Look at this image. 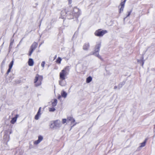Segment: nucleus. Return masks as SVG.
Masks as SVG:
<instances>
[{"label": "nucleus", "mask_w": 155, "mask_h": 155, "mask_svg": "<svg viewBox=\"0 0 155 155\" xmlns=\"http://www.w3.org/2000/svg\"><path fill=\"white\" fill-rule=\"evenodd\" d=\"M81 14V10L78 8L75 7L72 10L68 11L66 9H64L61 12V18L63 19L67 18L70 19L74 17L77 18Z\"/></svg>", "instance_id": "obj_1"}, {"label": "nucleus", "mask_w": 155, "mask_h": 155, "mask_svg": "<svg viewBox=\"0 0 155 155\" xmlns=\"http://www.w3.org/2000/svg\"><path fill=\"white\" fill-rule=\"evenodd\" d=\"M70 68L69 66H67L65 67L60 73L59 77L60 79L65 80L66 76L69 74Z\"/></svg>", "instance_id": "obj_2"}, {"label": "nucleus", "mask_w": 155, "mask_h": 155, "mask_svg": "<svg viewBox=\"0 0 155 155\" xmlns=\"http://www.w3.org/2000/svg\"><path fill=\"white\" fill-rule=\"evenodd\" d=\"M43 79L42 76L39 75L38 74H36L34 80L35 86L36 87H38L41 85Z\"/></svg>", "instance_id": "obj_3"}, {"label": "nucleus", "mask_w": 155, "mask_h": 155, "mask_svg": "<svg viewBox=\"0 0 155 155\" xmlns=\"http://www.w3.org/2000/svg\"><path fill=\"white\" fill-rule=\"evenodd\" d=\"M101 42H99L97 44L95 47V49L94 51V52L93 53V54L95 56H96L101 60H102L101 56L99 54V52L100 51V48L101 47Z\"/></svg>", "instance_id": "obj_4"}, {"label": "nucleus", "mask_w": 155, "mask_h": 155, "mask_svg": "<svg viewBox=\"0 0 155 155\" xmlns=\"http://www.w3.org/2000/svg\"><path fill=\"white\" fill-rule=\"evenodd\" d=\"M107 33V31L106 30H102L101 29H99L96 30L95 31L94 35L95 36H97L102 37Z\"/></svg>", "instance_id": "obj_5"}, {"label": "nucleus", "mask_w": 155, "mask_h": 155, "mask_svg": "<svg viewBox=\"0 0 155 155\" xmlns=\"http://www.w3.org/2000/svg\"><path fill=\"white\" fill-rule=\"evenodd\" d=\"M38 44L36 42H34L31 46L29 51V55L31 56L34 50L37 47Z\"/></svg>", "instance_id": "obj_6"}, {"label": "nucleus", "mask_w": 155, "mask_h": 155, "mask_svg": "<svg viewBox=\"0 0 155 155\" xmlns=\"http://www.w3.org/2000/svg\"><path fill=\"white\" fill-rule=\"evenodd\" d=\"M8 133H9V134H11L12 133V132L11 131H8V132H5V134L4 136V139L5 140V141H6V143L5 144L6 146H7L8 147L7 145V142H8L10 139V136L8 134Z\"/></svg>", "instance_id": "obj_7"}, {"label": "nucleus", "mask_w": 155, "mask_h": 155, "mask_svg": "<svg viewBox=\"0 0 155 155\" xmlns=\"http://www.w3.org/2000/svg\"><path fill=\"white\" fill-rule=\"evenodd\" d=\"M23 153V151L19 148H17L14 150V155H22Z\"/></svg>", "instance_id": "obj_8"}, {"label": "nucleus", "mask_w": 155, "mask_h": 155, "mask_svg": "<svg viewBox=\"0 0 155 155\" xmlns=\"http://www.w3.org/2000/svg\"><path fill=\"white\" fill-rule=\"evenodd\" d=\"M126 1V0H121L120 4L121 7L120 9L119 13H120L121 12H122L123 11L124 7Z\"/></svg>", "instance_id": "obj_9"}, {"label": "nucleus", "mask_w": 155, "mask_h": 155, "mask_svg": "<svg viewBox=\"0 0 155 155\" xmlns=\"http://www.w3.org/2000/svg\"><path fill=\"white\" fill-rule=\"evenodd\" d=\"M43 139V137L41 135H39L38 137V140L35 141L34 142V144L35 145H37L41 142Z\"/></svg>", "instance_id": "obj_10"}, {"label": "nucleus", "mask_w": 155, "mask_h": 155, "mask_svg": "<svg viewBox=\"0 0 155 155\" xmlns=\"http://www.w3.org/2000/svg\"><path fill=\"white\" fill-rule=\"evenodd\" d=\"M55 126L56 129L59 128L61 126V121L59 120H57L54 121Z\"/></svg>", "instance_id": "obj_11"}, {"label": "nucleus", "mask_w": 155, "mask_h": 155, "mask_svg": "<svg viewBox=\"0 0 155 155\" xmlns=\"http://www.w3.org/2000/svg\"><path fill=\"white\" fill-rule=\"evenodd\" d=\"M90 46V44L89 43H85L83 46V49L84 50L87 51L89 49Z\"/></svg>", "instance_id": "obj_12"}, {"label": "nucleus", "mask_w": 155, "mask_h": 155, "mask_svg": "<svg viewBox=\"0 0 155 155\" xmlns=\"http://www.w3.org/2000/svg\"><path fill=\"white\" fill-rule=\"evenodd\" d=\"M59 84L61 86H64L66 85V83L64 80L60 79L59 81Z\"/></svg>", "instance_id": "obj_13"}, {"label": "nucleus", "mask_w": 155, "mask_h": 155, "mask_svg": "<svg viewBox=\"0 0 155 155\" xmlns=\"http://www.w3.org/2000/svg\"><path fill=\"white\" fill-rule=\"evenodd\" d=\"M50 128L51 129H56V127L55 126V123L54 121H51L49 124Z\"/></svg>", "instance_id": "obj_14"}, {"label": "nucleus", "mask_w": 155, "mask_h": 155, "mask_svg": "<svg viewBox=\"0 0 155 155\" xmlns=\"http://www.w3.org/2000/svg\"><path fill=\"white\" fill-rule=\"evenodd\" d=\"M18 117V114H16L15 116V117L13 118L12 120L11 121V123L12 124H14L16 121L17 118Z\"/></svg>", "instance_id": "obj_15"}, {"label": "nucleus", "mask_w": 155, "mask_h": 155, "mask_svg": "<svg viewBox=\"0 0 155 155\" xmlns=\"http://www.w3.org/2000/svg\"><path fill=\"white\" fill-rule=\"evenodd\" d=\"M69 121H71V123L72 124L75 122V120L73 117H68L67 119V122H68Z\"/></svg>", "instance_id": "obj_16"}, {"label": "nucleus", "mask_w": 155, "mask_h": 155, "mask_svg": "<svg viewBox=\"0 0 155 155\" xmlns=\"http://www.w3.org/2000/svg\"><path fill=\"white\" fill-rule=\"evenodd\" d=\"M28 64L30 66H32L34 65V61L32 58L29 59Z\"/></svg>", "instance_id": "obj_17"}, {"label": "nucleus", "mask_w": 155, "mask_h": 155, "mask_svg": "<svg viewBox=\"0 0 155 155\" xmlns=\"http://www.w3.org/2000/svg\"><path fill=\"white\" fill-rule=\"evenodd\" d=\"M57 100L55 99L54 100V101L52 103V105L53 107H55L57 105Z\"/></svg>", "instance_id": "obj_18"}, {"label": "nucleus", "mask_w": 155, "mask_h": 155, "mask_svg": "<svg viewBox=\"0 0 155 155\" xmlns=\"http://www.w3.org/2000/svg\"><path fill=\"white\" fill-rule=\"evenodd\" d=\"M67 93L64 91H63L61 93V96L64 98H66L67 97Z\"/></svg>", "instance_id": "obj_19"}, {"label": "nucleus", "mask_w": 155, "mask_h": 155, "mask_svg": "<svg viewBox=\"0 0 155 155\" xmlns=\"http://www.w3.org/2000/svg\"><path fill=\"white\" fill-rule=\"evenodd\" d=\"M92 78L91 76H89L86 79V82L87 83H89L92 80Z\"/></svg>", "instance_id": "obj_20"}, {"label": "nucleus", "mask_w": 155, "mask_h": 155, "mask_svg": "<svg viewBox=\"0 0 155 155\" xmlns=\"http://www.w3.org/2000/svg\"><path fill=\"white\" fill-rule=\"evenodd\" d=\"M125 84V82L123 81L120 83L118 86V88L120 89Z\"/></svg>", "instance_id": "obj_21"}, {"label": "nucleus", "mask_w": 155, "mask_h": 155, "mask_svg": "<svg viewBox=\"0 0 155 155\" xmlns=\"http://www.w3.org/2000/svg\"><path fill=\"white\" fill-rule=\"evenodd\" d=\"M61 58L59 57L56 60V62L57 63L60 64L61 63Z\"/></svg>", "instance_id": "obj_22"}, {"label": "nucleus", "mask_w": 155, "mask_h": 155, "mask_svg": "<svg viewBox=\"0 0 155 155\" xmlns=\"http://www.w3.org/2000/svg\"><path fill=\"white\" fill-rule=\"evenodd\" d=\"M14 61L13 60L10 63V64L9 65V68H12L13 65V64Z\"/></svg>", "instance_id": "obj_23"}, {"label": "nucleus", "mask_w": 155, "mask_h": 155, "mask_svg": "<svg viewBox=\"0 0 155 155\" xmlns=\"http://www.w3.org/2000/svg\"><path fill=\"white\" fill-rule=\"evenodd\" d=\"M146 140L143 142L141 143V145L140 146V147H143L145 146V143H146Z\"/></svg>", "instance_id": "obj_24"}, {"label": "nucleus", "mask_w": 155, "mask_h": 155, "mask_svg": "<svg viewBox=\"0 0 155 155\" xmlns=\"http://www.w3.org/2000/svg\"><path fill=\"white\" fill-rule=\"evenodd\" d=\"M41 107H40L38 110V112L37 114H38V115H39V116H41Z\"/></svg>", "instance_id": "obj_25"}, {"label": "nucleus", "mask_w": 155, "mask_h": 155, "mask_svg": "<svg viewBox=\"0 0 155 155\" xmlns=\"http://www.w3.org/2000/svg\"><path fill=\"white\" fill-rule=\"evenodd\" d=\"M49 111L51 112H54L55 110V109L54 107L49 108Z\"/></svg>", "instance_id": "obj_26"}, {"label": "nucleus", "mask_w": 155, "mask_h": 155, "mask_svg": "<svg viewBox=\"0 0 155 155\" xmlns=\"http://www.w3.org/2000/svg\"><path fill=\"white\" fill-rule=\"evenodd\" d=\"M40 116H39V115H38V114H36L35 116V120H38L39 119V117H40Z\"/></svg>", "instance_id": "obj_27"}, {"label": "nucleus", "mask_w": 155, "mask_h": 155, "mask_svg": "<svg viewBox=\"0 0 155 155\" xmlns=\"http://www.w3.org/2000/svg\"><path fill=\"white\" fill-rule=\"evenodd\" d=\"M45 61H43L41 63V66L43 68H44L45 64Z\"/></svg>", "instance_id": "obj_28"}, {"label": "nucleus", "mask_w": 155, "mask_h": 155, "mask_svg": "<svg viewBox=\"0 0 155 155\" xmlns=\"http://www.w3.org/2000/svg\"><path fill=\"white\" fill-rule=\"evenodd\" d=\"M13 41H14L13 40V41H11L10 43V46H9V48H12L13 42Z\"/></svg>", "instance_id": "obj_29"}, {"label": "nucleus", "mask_w": 155, "mask_h": 155, "mask_svg": "<svg viewBox=\"0 0 155 155\" xmlns=\"http://www.w3.org/2000/svg\"><path fill=\"white\" fill-rule=\"evenodd\" d=\"M131 12H132V11H129V12H127L128 13V14L127 15V16L125 18H127V17L129 16L130 15V14H131Z\"/></svg>", "instance_id": "obj_30"}, {"label": "nucleus", "mask_w": 155, "mask_h": 155, "mask_svg": "<svg viewBox=\"0 0 155 155\" xmlns=\"http://www.w3.org/2000/svg\"><path fill=\"white\" fill-rule=\"evenodd\" d=\"M66 121H67V120L66 119H62V123L63 124L65 123Z\"/></svg>", "instance_id": "obj_31"}, {"label": "nucleus", "mask_w": 155, "mask_h": 155, "mask_svg": "<svg viewBox=\"0 0 155 155\" xmlns=\"http://www.w3.org/2000/svg\"><path fill=\"white\" fill-rule=\"evenodd\" d=\"M11 69V68H8V69L7 71V72L6 73V74H8L10 72Z\"/></svg>", "instance_id": "obj_32"}, {"label": "nucleus", "mask_w": 155, "mask_h": 155, "mask_svg": "<svg viewBox=\"0 0 155 155\" xmlns=\"http://www.w3.org/2000/svg\"><path fill=\"white\" fill-rule=\"evenodd\" d=\"M69 4H71L72 2V0H68Z\"/></svg>", "instance_id": "obj_33"}, {"label": "nucleus", "mask_w": 155, "mask_h": 155, "mask_svg": "<svg viewBox=\"0 0 155 155\" xmlns=\"http://www.w3.org/2000/svg\"><path fill=\"white\" fill-rule=\"evenodd\" d=\"M117 88H118V86L117 87V86H115L114 87V89H116Z\"/></svg>", "instance_id": "obj_34"}, {"label": "nucleus", "mask_w": 155, "mask_h": 155, "mask_svg": "<svg viewBox=\"0 0 155 155\" xmlns=\"http://www.w3.org/2000/svg\"><path fill=\"white\" fill-rule=\"evenodd\" d=\"M61 97L60 95H59L58 97V99H60Z\"/></svg>", "instance_id": "obj_35"}, {"label": "nucleus", "mask_w": 155, "mask_h": 155, "mask_svg": "<svg viewBox=\"0 0 155 155\" xmlns=\"http://www.w3.org/2000/svg\"><path fill=\"white\" fill-rule=\"evenodd\" d=\"M44 43L43 42L42 43H41V44H40V45H39V46L40 47L41 46V45H42V43Z\"/></svg>", "instance_id": "obj_36"}, {"label": "nucleus", "mask_w": 155, "mask_h": 155, "mask_svg": "<svg viewBox=\"0 0 155 155\" xmlns=\"http://www.w3.org/2000/svg\"><path fill=\"white\" fill-rule=\"evenodd\" d=\"M8 149V147H6V148H4V150H7V149Z\"/></svg>", "instance_id": "obj_37"}, {"label": "nucleus", "mask_w": 155, "mask_h": 155, "mask_svg": "<svg viewBox=\"0 0 155 155\" xmlns=\"http://www.w3.org/2000/svg\"><path fill=\"white\" fill-rule=\"evenodd\" d=\"M154 131H155V124L154 125Z\"/></svg>", "instance_id": "obj_38"}, {"label": "nucleus", "mask_w": 155, "mask_h": 155, "mask_svg": "<svg viewBox=\"0 0 155 155\" xmlns=\"http://www.w3.org/2000/svg\"><path fill=\"white\" fill-rule=\"evenodd\" d=\"M57 57V55H56L54 57V59H55Z\"/></svg>", "instance_id": "obj_39"}, {"label": "nucleus", "mask_w": 155, "mask_h": 155, "mask_svg": "<svg viewBox=\"0 0 155 155\" xmlns=\"http://www.w3.org/2000/svg\"><path fill=\"white\" fill-rule=\"evenodd\" d=\"M143 63H144V62H142V66H143Z\"/></svg>", "instance_id": "obj_40"}, {"label": "nucleus", "mask_w": 155, "mask_h": 155, "mask_svg": "<svg viewBox=\"0 0 155 155\" xmlns=\"http://www.w3.org/2000/svg\"><path fill=\"white\" fill-rule=\"evenodd\" d=\"M76 124V123H75V124H74L73 125V126H74V125H75Z\"/></svg>", "instance_id": "obj_41"}, {"label": "nucleus", "mask_w": 155, "mask_h": 155, "mask_svg": "<svg viewBox=\"0 0 155 155\" xmlns=\"http://www.w3.org/2000/svg\"><path fill=\"white\" fill-rule=\"evenodd\" d=\"M1 52V50H0V52Z\"/></svg>", "instance_id": "obj_42"}, {"label": "nucleus", "mask_w": 155, "mask_h": 155, "mask_svg": "<svg viewBox=\"0 0 155 155\" xmlns=\"http://www.w3.org/2000/svg\"><path fill=\"white\" fill-rule=\"evenodd\" d=\"M1 52V50H0V52Z\"/></svg>", "instance_id": "obj_43"}]
</instances>
